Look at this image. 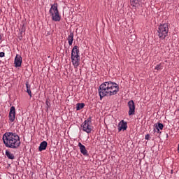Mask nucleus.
I'll return each instance as SVG.
<instances>
[{
    "label": "nucleus",
    "instance_id": "423d86ee",
    "mask_svg": "<svg viewBox=\"0 0 179 179\" xmlns=\"http://www.w3.org/2000/svg\"><path fill=\"white\" fill-rule=\"evenodd\" d=\"M127 106L129 108V115H135V102H134V100L129 101Z\"/></svg>",
    "mask_w": 179,
    "mask_h": 179
},
{
    "label": "nucleus",
    "instance_id": "a211bd4d",
    "mask_svg": "<svg viewBox=\"0 0 179 179\" xmlns=\"http://www.w3.org/2000/svg\"><path fill=\"white\" fill-rule=\"evenodd\" d=\"M85 103H78L76 106V110L77 111H79V110H82V108H84Z\"/></svg>",
    "mask_w": 179,
    "mask_h": 179
},
{
    "label": "nucleus",
    "instance_id": "aec40b11",
    "mask_svg": "<svg viewBox=\"0 0 179 179\" xmlns=\"http://www.w3.org/2000/svg\"><path fill=\"white\" fill-rule=\"evenodd\" d=\"M24 28H22L21 31H20V34H19V36H18V38H19V40H20V41L23 39L22 33H24Z\"/></svg>",
    "mask_w": 179,
    "mask_h": 179
},
{
    "label": "nucleus",
    "instance_id": "6e6552de",
    "mask_svg": "<svg viewBox=\"0 0 179 179\" xmlns=\"http://www.w3.org/2000/svg\"><path fill=\"white\" fill-rule=\"evenodd\" d=\"M71 62L75 68H78L79 66V62H80V56L75 55L71 56Z\"/></svg>",
    "mask_w": 179,
    "mask_h": 179
},
{
    "label": "nucleus",
    "instance_id": "412c9836",
    "mask_svg": "<svg viewBox=\"0 0 179 179\" xmlns=\"http://www.w3.org/2000/svg\"><path fill=\"white\" fill-rule=\"evenodd\" d=\"M155 69L156 71H162L163 69V66H162V64H157L155 67Z\"/></svg>",
    "mask_w": 179,
    "mask_h": 179
},
{
    "label": "nucleus",
    "instance_id": "f8f14e48",
    "mask_svg": "<svg viewBox=\"0 0 179 179\" xmlns=\"http://www.w3.org/2000/svg\"><path fill=\"white\" fill-rule=\"evenodd\" d=\"M47 145H48L47 141L41 142L38 147L39 152H43V150H45V149H47Z\"/></svg>",
    "mask_w": 179,
    "mask_h": 179
},
{
    "label": "nucleus",
    "instance_id": "ddd939ff",
    "mask_svg": "<svg viewBox=\"0 0 179 179\" xmlns=\"http://www.w3.org/2000/svg\"><path fill=\"white\" fill-rule=\"evenodd\" d=\"M154 127H155V129H154V132H156L157 131V133L160 132V129H163L164 128V125L162 123H157V124H155Z\"/></svg>",
    "mask_w": 179,
    "mask_h": 179
},
{
    "label": "nucleus",
    "instance_id": "a878e982",
    "mask_svg": "<svg viewBox=\"0 0 179 179\" xmlns=\"http://www.w3.org/2000/svg\"><path fill=\"white\" fill-rule=\"evenodd\" d=\"M178 153H179V144H178Z\"/></svg>",
    "mask_w": 179,
    "mask_h": 179
},
{
    "label": "nucleus",
    "instance_id": "1a4fd4ad",
    "mask_svg": "<svg viewBox=\"0 0 179 179\" xmlns=\"http://www.w3.org/2000/svg\"><path fill=\"white\" fill-rule=\"evenodd\" d=\"M127 128H128V126L127 124V122L124 120H121L117 126V129L119 132H121V131H127Z\"/></svg>",
    "mask_w": 179,
    "mask_h": 179
},
{
    "label": "nucleus",
    "instance_id": "393cba45",
    "mask_svg": "<svg viewBox=\"0 0 179 179\" xmlns=\"http://www.w3.org/2000/svg\"><path fill=\"white\" fill-rule=\"evenodd\" d=\"M50 34H51V32L48 31V33H47V36H50Z\"/></svg>",
    "mask_w": 179,
    "mask_h": 179
},
{
    "label": "nucleus",
    "instance_id": "dca6fc26",
    "mask_svg": "<svg viewBox=\"0 0 179 179\" xmlns=\"http://www.w3.org/2000/svg\"><path fill=\"white\" fill-rule=\"evenodd\" d=\"M6 156H7L8 159H10V160H13V159H15V155L8 150H6Z\"/></svg>",
    "mask_w": 179,
    "mask_h": 179
},
{
    "label": "nucleus",
    "instance_id": "4be33fe9",
    "mask_svg": "<svg viewBox=\"0 0 179 179\" xmlns=\"http://www.w3.org/2000/svg\"><path fill=\"white\" fill-rule=\"evenodd\" d=\"M45 104L47 106V108H48V107H50V99H46Z\"/></svg>",
    "mask_w": 179,
    "mask_h": 179
},
{
    "label": "nucleus",
    "instance_id": "0eeeda50",
    "mask_svg": "<svg viewBox=\"0 0 179 179\" xmlns=\"http://www.w3.org/2000/svg\"><path fill=\"white\" fill-rule=\"evenodd\" d=\"M16 117V108L15 106H11L10 108L8 118L10 122H13L15 121V118Z\"/></svg>",
    "mask_w": 179,
    "mask_h": 179
},
{
    "label": "nucleus",
    "instance_id": "f3484780",
    "mask_svg": "<svg viewBox=\"0 0 179 179\" xmlns=\"http://www.w3.org/2000/svg\"><path fill=\"white\" fill-rule=\"evenodd\" d=\"M25 85L27 87V93H28L30 98H31V90H30L31 86L29 85V82H26Z\"/></svg>",
    "mask_w": 179,
    "mask_h": 179
},
{
    "label": "nucleus",
    "instance_id": "f257e3e1",
    "mask_svg": "<svg viewBox=\"0 0 179 179\" xmlns=\"http://www.w3.org/2000/svg\"><path fill=\"white\" fill-rule=\"evenodd\" d=\"M98 92L100 100H103L106 96H115L120 92V86L114 82L107 81L99 86Z\"/></svg>",
    "mask_w": 179,
    "mask_h": 179
},
{
    "label": "nucleus",
    "instance_id": "f03ea898",
    "mask_svg": "<svg viewBox=\"0 0 179 179\" xmlns=\"http://www.w3.org/2000/svg\"><path fill=\"white\" fill-rule=\"evenodd\" d=\"M3 141L6 148H10V149H17L20 146V137L15 133H5L3 135Z\"/></svg>",
    "mask_w": 179,
    "mask_h": 179
},
{
    "label": "nucleus",
    "instance_id": "2eb2a0df",
    "mask_svg": "<svg viewBox=\"0 0 179 179\" xmlns=\"http://www.w3.org/2000/svg\"><path fill=\"white\" fill-rule=\"evenodd\" d=\"M67 40L69 41V45H72L73 43V32H70V34L69 35Z\"/></svg>",
    "mask_w": 179,
    "mask_h": 179
},
{
    "label": "nucleus",
    "instance_id": "bb28decb",
    "mask_svg": "<svg viewBox=\"0 0 179 179\" xmlns=\"http://www.w3.org/2000/svg\"><path fill=\"white\" fill-rule=\"evenodd\" d=\"M1 35H0V39H1Z\"/></svg>",
    "mask_w": 179,
    "mask_h": 179
},
{
    "label": "nucleus",
    "instance_id": "39448f33",
    "mask_svg": "<svg viewBox=\"0 0 179 179\" xmlns=\"http://www.w3.org/2000/svg\"><path fill=\"white\" fill-rule=\"evenodd\" d=\"M81 129L83 132L87 134H91L93 131V127L92 126V117H90L85 120L81 124Z\"/></svg>",
    "mask_w": 179,
    "mask_h": 179
},
{
    "label": "nucleus",
    "instance_id": "5701e85b",
    "mask_svg": "<svg viewBox=\"0 0 179 179\" xmlns=\"http://www.w3.org/2000/svg\"><path fill=\"white\" fill-rule=\"evenodd\" d=\"M3 57H5V52H0V58H3Z\"/></svg>",
    "mask_w": 179,
    "mask_h": 179
},
{
    "label": "nucleus",
    "instance_id": "6ab92c4d",
    "mask_svg": "<svg viewBox=\"0 0 179 179\" xmlns=\"http://www.w3.org/2000/svg\"><path fill=\"white\" fill-rule=\"evenodd\" d=\"M142 0H130L131 5L132 6H136L137 5L139 4V2H141Z\"/></svg>",
    "mask_w": 179,
    "mask_h": 179
},
{
    "label": "nucleus",
    "instance_id": "20e7f679",
    "mask_svg": "<svg viewBox=\"0 0 179 179\" xmlns=\"http://www.w3.org/2000/svg\"><path fill=\"white\" fill-rule=\"evenodd\" d=\"M158 36L160 40H164L169 36V24H161L157 30Z\"/></svg>",
    "mask_w": 179,
    "mask_h": 179
},
{
    "label": "nucleus",
    "instance_id": "9d476101",
    "mask_svg": "<svg viewBox=\"0 0 179 179\" xmlns=\"http://www.w3.org/2000/svg\"><path fill=\"white\" fill-rule=\"evenodd\" d=\"M78 147L80 148V151L83 156H89V153L87 152V150H86V147L83 145L82 143H78Z\"/></svg>",
    "mask_w": 179,
    "mask_h": 179
},
{
    "label": "nucleus",
    "instance_id": "9b49d317",
    "mask_svg": "<svg viewBox=\"0 0 179 179\" xmlns=\"http://www.w3.org/2000/svg\"><path fill=\"white\" fill-rule=\"evenodd\" d=\"M14 64L16 68L22 66V56H19L18 55H17L14 60Z\"/></svg>",
    "mask_w": 179,
    "mask_h": 179
},
{
    "label": "nucleus",
    "instance_id": "7ed1b4c3",
    "mask_svg": "<svg viewBox=\"0 0 179 179\" xmlns=\"http://www.w3.org/2000/svg\"><path fill=\"white\" fill-rule=\"evenodd\" d=\"M49 13L50 16H52V20L54 22H59L61 20V15H59V11H58L57 3L51 5V8L49 10Z\"/></svg>",
    "mask_w": 179,
    "mask_h": 179
},
{
    "label": "nucleus",
    "instance_id": "4468645a",
    "mask_svg": "<svg viewBox=\"0 0 179 179\" xmlns=\"http://www.w3.org/2000/svg\"><path fill=\"white\" fill-rule=\"evenodd\" d=\"M75 55H79V47L75 45L71 51V57H75Z\"/></svg>",
    "mask_w": 179,
    "mask_h": 179
},
{
    "label": "nucleus",
    "instance_id": "b1692460",
    "mask_svg": "<svg viewBox=\"0 0 179 179\" xmlns=\"http://www.w3.org/2000/svg\"><path fill=\"white\" fill-rule=\"evenodd\" d=\"M145 139H146L147 141H149V139H150V134L145 135Z\"/></svg>",
    "mask_w": 179,
    "mask_h": 179
}]
</instances>
